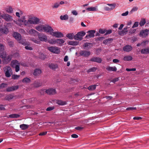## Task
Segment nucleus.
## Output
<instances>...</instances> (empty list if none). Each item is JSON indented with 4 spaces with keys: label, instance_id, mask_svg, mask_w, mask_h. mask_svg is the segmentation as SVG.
I'll list each match as a JSON object with an SVG mask.
<instances>
[{
    "label": "nucleus",
    "instance_id": "nucleus-1",
    "mask_svg": "<svg viewBox=\"0 0 149 149\" xmlns=\"http://www.w3.org/2000/svg\"><path fill=\"white\" fill-rule=\"evenodd\" d=\"M86 33L84 31L78 32L75 35V40L78 41H81L83 39V37L86 35Z\"/></svg>",
    "mask_w": 149,
    "mask_h": 149
},
{
    "label": "nucleus",
    "instance_id": "nucleus-2",
    "mask_svg": "<svg viewBox=\"0 0 149 149\" xmlns=\"http://www.w3.org/2000/svg\"><path fill=\"white\" fill-rule=\"evenodd\" d=\"M5 72V76L8 77H9L11 76V74L12 73V70L11 67L10 66H6L4 68Z\"/></svg>",
    "mask_w": 149,
    "mask_h": 149
},
{
    "label": "nucleus",
    "instance_id": "nucleus-3",
    "mask_svg": "<svg viewBox=\"0 0 149 149\" xmlns=\"http://www.w3.org/2000/svg\"><path fill=\"white\" fill-rule=\"evenodd\" d=\"M1 17L7 22H10L13 20L12 17L7 14H3L1 15Z\"/></svg>",
    "mask_w": 149,
    "mask_h": 149
},
{
    "label": "nucleus",
    "instance_id": "nucleus-4",
    "mask_svg": "<svg viewBox=\"0 0 149 149\" xmlns=\"http://www.w3.org/2000/svg\"><path fill=\"white\" fill-rule=\"evenodd\" d=\"M0 32L3 34H7L9 31L7 26L5 25L0 26Z\"/></svg>",
    "mask_w": 149,
    "mask_h": 149
},
{
    "label": "nucleus",
    "instance_id": "nucleus-5",
    "mask_svg": "<svg viewBox=\"0 0 149 149\" xmlns=\"http://www.w3.org/2000/svg\"><path fill=\"white\" fill-rule=\"evenodd\" d=\"M96 31L95 30H91L87 31L86 33H88L85 36V38L88 39L89 38H93L95 36L94 34Z\"/></svg>",
    "mask_w": 149,
    "mask_h": 149
},
{
    "label": "nucleus",
    "instance_id": "nucleus-6",
    "mask_svg": "<svg viewBox=\"0 0 149 149\" xmlns=\"http://www.w3.org/2000/svg\"><path fill=\"white\" fill-rule=\"evenodd\" d=\"M43 30L47 32L50 33L52 35V32L54 31L52 27L49 25H43Z\"/></svg>",
    "mask_w": 149,
    "mask_h": 149
},
{
    "label": "nucleus",
    "instance_id": "nucleus-7",
    "mask_svg": "<svg viewBox=\"0 0 149 149\" xmlns=\"http://www.w3.org/2000/svg\"><path fill=\"white\" fill-rule=\"evenodd\" d=\"M149 32V30L147 29L142 30L140 31L139 35L142 38H145L148 36Z\"/></svg>",
    "mask_w": 149,
    "mask_h": 149
},
{
    "label": "nucleus",
    "instance_id": "nucleus-8",
    "mask_svg": "<svg viewBox=\"0 0 149 149\" xmlns=\"http://www.w3.org/2000/svg\"><path fill=\"white\" fill-rule=\"evenodd\" d=\"M38 36V38L40 41L45 42L47 41V36L44 34L39 33Z\"/></svg>",
    "mask_w": 149,
    "mask_h": 149
},
{
    "label": "nucleus",
    "instance_id": "nucleus-9",
    "mask_svg": "<svg viewBox=\"0 0 149 149\" xmlns=\"http://www.w3.org/2000/svg\"><path fill=\"white\" fill-rule=\"evenodd\" d=\"M79 42L76 40L75 41L68 40L67 41V43L68 45L73 46H76L79 45Z\"/></svg>",
    "mask_w": 149,
    "mask_h": 149
},
{
    "label": "nucleus",
    "instance_id": "nucleus-10",
    "mask_svg": "<svg viewBox=\"0 0 149 149\" xmlns=\"http://www.w3.org/2000/svg\"><path fill=\"white\" fill-rule=\"evenodd\" d=\"M47 48L48 50L54 53L57 54L60 52L58 47H47Z\"/></svg>",
    "mask_w": 149,
    "mask_h": 149
},
{
    "label": "nucleus",
    "instance_id": "nucleus-11",
    "mask_svg": "<svg viewBox=\"0 0 149 149\" xmlns=\"http://www.w3.org/2000/svg\"><path fill=\"white\" fill-rule=\"evenodd\" d=\"M52 33H53L52 35L56 38H62L64 36L63 34L61 32L52 31Z\"/></svg>",
    "mask_w": 149,
    "mask_h": 149
},
{
    "label": "nucleus",
    "instance_id": "nucleus-12",
    "mask_svg": "<svg viewBox=\"0 0 149 149\" xmlns=\"http://www.w3.org/2000/svg\"><path fill=\"white\" fill-rule=\"evenodd\" d=\"M13 36L18 41L22 39L21 35L19 33L17 32H14L13 34Z\"/></svg>",
    "mask_w": 149,
    "mask_h": 149
},
{
    "label": "nucleus",
    "instance_id": "nucleus-13",
    "mask_svg": "<svg viewBox=\"0 0 149 149\" xmlns=\"http://www.w3.org/2000/svg\"><path fill=\"white\" fill-rule=\"evenodd\" d=\"M19 88L18 86H12L10 87H8L6 88V90L7 92H10L15 91Z\"/></svg>",
    "mask_w": 149,
    "mask_h": 149
},
{
    "label": "nucleus",
    "instance_id": "nucleus-14",
    "mask_svg": "<svg viewBox=\"0 0 149 149\" xmlns=\"http://www.w3.org/2000/svg\"><path fill=\"white\" fill-rule=\"evenodd\" d=\"M29 33L32 36H38L39 33L34 29H31L29 30Z\"/></svg>",
    "mask_w": 149,
    "mask_h": 149
},
{
    "label": "nucleus",
    "instance_id": "nucleus-15",
    "mask_svg": "<svg viewBox=\"0 0 149 149\" xmlns=\"http://www.w3.org/2000/svg\"><path fill=\"white\" fill-rule=\"evenodd\" d=\"M45 92L49 95H54L56 93L55 89L53 88H50L46 90Z\"/></svg>",
    "mask_w": 149,
    "mask_h": 149
},
{
    "label": "nucleus",
    "instance_id": "nucleus-16",
    "mask_svg": "<svg viewBox=\"0 0 149 149\" xmlns=\"http://www.w3.org/2000/svg\"><path fill=\"white\" fill-rule=\"evenodd\" d=\"M113 40V39L112 38H109L104 40L103 43L105 45H109L112 43Z\"/></svg>",
    "mask_w": 149,
    "mask_h": 149
},
{
    "label": "nucleus",
    "instance_id": "nucleus-17",
    "mask_svg": "<svg viewBox=\"0 0 149 149\" xmlns=\"http://www.w3.org/2000/svg\"><path fill=\"white\" fill-rule=\"evenodd\" d=\"M90 61L93 62H95L98 63H101L102 61V59L98 57H94L90 59Z\"/></svg>",
    "mask_w": 149,
    "mask_h": 149
},
{
    "label": "nucleus",
    "instance_id": "nucleus-18",
    "mask_svg": "<svg viewBox=\"0 0 149 149\" xmlns=\"http://www.w3.org/2000/svg\"><path fill=\"white\" fill-rule=\"evenodd\" d=\"M4 47H0V57L1 58H5L6 56V52H2L4 50Z\"/></svg>",
    "mask_w": 149,
    "mask_h": 149
},
{
    "label": "nucleus",
    "instance_id": "nucleus-19",
    "mask_svg": "<svg viewBox=\"0 0 149 149\" xmlns=\"http://www.w3.org/2000/svg\"><path fill=\"white\" fill-rule=\"evenodd\" d=\"M90 53L88 51H81L80 52V54L81 55L85 57H88L90 55Z\"/></svg>",
    "mask_w": 149,
    "mask_h": 149
},
{
    "label": "nucleus",
    "instance_id": "nucleus-20",
    "mask_svg": "<svg viewBox=\"0 0 149 149\" xmlns=\"http://www.w3.org/2000/svg\"><path fill=\"white\" fill-rule=\"evenodd\" d=\"M66 37L69 40H72L73 39L75 40V35L73 33H68L66 35Z\"/></svg>",
    "mask_w": 149,
    "mask_h": 149
},
{
    "label": "nucleus",
    "instance_id": "nucleus-21",
    "mask_svg": "<svg viewBox=\"0 0 149 149\" xmlns=\"http://www.w3.org/2000/svg\"><path fill=\"white\" fill-rule=\"evenodd\" d=\"M42 73L41 70L39 68L35 69L33 72V74L35 76L40 75Z\"/></svg>",
    "mask_w": 149,
    "mask_h": 149
},
{
    "label": "nucleus",
    "instance_id": "nucleus-22",
    "mask_svg": "<svg viewBox=\"0 0 149 149\" xmlns=\"http://www.w3.org/2000/svg\"><path fill=\"white\" fill-rule=\"evenodd\" d=\"M128 28V27H126L125 28H124L122 30L118 31V34L120 35H125L128 32L127 30Z\"/></svg>",
    "mask_w": 149,
    "mask_h": 149
},
{
    "label": "nucleus",
    "instance_id": "nucleus-23",
    "mask_svg": "<svg viewBox=\"0 0 149 149\" xmlns=\"http://www.w3.org/2000/svg\"><path fill=\"white\" fill-rule=\"evenodd\" d=\"M19 63L18 61L17 60H15L11 61V65L12 68H13L16 66L19 65Z\"/></svg>",
    "mask_w": 149,
    "mask_h": 149
},
{
    "label": "nucleus",
    "instance_id": "nucleus-24",
    "mask_svg": "<svg viewBox=\"0 0 149 149\" xmlns=\"http://www.w3.org/2000/svg\"><path fill=\"white\" fill-rule=\"evenodd\" d=\"M106 69L109 71L116 72L117 70V68L115 66L111 67L108 66L106 68Z\"/></svg>",
    "mask_w": 149,
    "mask_h": 149
},
{
    "label": "nucleus",
    "instance_id": "nucleus-25",
    "mask_svg": "<svg viewBox=\"0 0 149 149\" xmlns=\"http://www.w3.org/2000/svg\"><path fill=\"white\" fill-rule=\"evenodd\" d=\"M19 43L22 44L24 46H25V47H28V46L29 45V42H25L24 40L22 39H21L20 40H19Z\"/></svg>",
    "mask_w": 149,
    "mask_h": 149
},
{
    "label": "nucleus",
    "instance_id": "nucleus-26",
    "mask_svg": "<svg viewBox=\"0 0 149 149\" xmlns=\"http://www.w3.org/2000/svg\"><path fill=\"white\" fill-rule=\"evenodd\" d=\"M133 58L130 55L125 56L123 58V60L125 61H130L132 60Z\"/></svg>",
    "mask_w": 149,
    "mask_h": 149
},
{
    "label": "nucleus",
    "instance_id": "nucleus-27",
    "mask_svg": "<svg viewBox=\"0 0 149 149\" xmlns=\"http://www.w3.org/2000/svg\"><path fill=\"white\" fill-rule=\"evenodd\" d=\"M12 57L10 56H6L5 58H4V62L5 63H9L11 60Z\"/></svg>",
    "mask_w": 149,
    "mask_h": 149
},
{
    "label": "nucleus",
    "instance_id": "nucleus-28",
    "mask_svg": "<svg viewBox=\"0 0 149 149\" xmlns=\"http://www.w3.org/2000/svg\"><path fill=\"white\" fill-rule=\"evenodd\" d=\"M141 53L143 54H147L149 53V48L142 49L141 51Z\"/></svg>",
    "mask_w": 149,
    "mask_h": 149
},
{
    "label": "nucleus",
    "instance_id": "nucleus-29",
    "mask_svg": "<svg viewBox=\"0 0 149 149\" xmlns=\"http://www.w3.org/2000/svg\"><path fill=\"white\" fill-rule=\"evenodd\" d=\"M65 42L64 40L62 39H56V43L59 44L61 46L63 45V44Z\"/></svg>",
    "mask_w": 149,
    "mask_h": 149
},
{
    "label": "nucleus",
    "instance_id": "nucleus-30",
    "mask_svg": "<svg viewBox=\"0 0 149 149\" xmlns=\"http://www.w3.org/2000/svg\"><path fill=\"white\" fill-rule=\"evenodd\" d=\"M98 10L97 6L91 7L89 8H86V10L88 11H96Z\"/></svg>",
    "mask_w": 149,
    "mask_h": 149
},
{
    "label": "nucleus",
    "instance_id": "nucleus-31",
    "mask_svg": "<svg viewBox=\"0 0 149 149\" xmlns=\"http://www.w3.org/2000/svg\"><path fill=\"white\" fill-rule=\"evenodd\" d=\"M95 44L94 42H88L85 43L83 47H93Z\"/></svg>",
    "mask_w": 149,
    "mask_h": 149
},
{
    "label": "nucleus",
    "instance_id": "nucleus-32",
    "mask_svg": "<svg viewBox=\"0 0 149 149\" xmlns=\"http://www.w3.org/2000/svg\"><path fill=\"white\" fill-rule=\"evenodd\" d=\"M29 127V126L28 125L25 124L20 125L19 126L20 128L23 130H25L27 129Z\"/></svg>",
    "mask_w": 149,
    "mask_h": 149
},
{
    "label": "nucleus",
    "instance_id": "nucleus-33",
    "mask_svg": "<svg viewBox=\"0 0 149 149\" xmlns=\"http://www.w3.org/2000/svg\"><path fill=\"white\" fill-rule=\"evenodd\" d=\"M32 19H33L34 24H38L40 21V19L36 17H34Z\"/></svg>",
    "mask_w": 149,
    "mask_h": 149
},
{
    "label": "nucleus",
    "instance_id": "nucleus-34",
    "mask_svg": "<svg viewBox=\"0 0 149 149\" xmlns=\"http://www.w3.org/2000/svg\"><path fill=\"white\" fill-rule=\"evenodd\" d=\"M49 67L51 69H54L57 68L58 65L56 64L51 63L49 64Z\"/></svg>",
    "mask_w": 149,
    "mask_h": 149
},
{
    "label": "nucleus",
    "instance_id": "nucleus-35",
    "mask_svg": "<svg viewBox=\"0 0 149 149\" xmlns=\"http://www.w3.org/2000/svg\"><path fill=\"white\" fill-rule=\"evenodd\" d=\"M56 103L61 105H63L66 104V103L65 102H64L61 100L56 101Z\"/></svg>",
    "mask_w": 149,
    "mask_h": 149
},
{
    "label": "nucleus",
    "instance_id": "nucleus-36",
    "mask_svg": "<svg viewBox=\"0 0 149 149\" xmlns=\"http://www.w3.org/2000/svg\"><path fill=\"white\" fill-rule=\"evenodd\" d=\"M60 18L61 20H67L68 18V15L67 14L63 16L61 15L60 16Z\"/></svg>",
    "mask_w": 149,
    "mask_h": 149
},
{
    "label": "nucleus",
    "instance_id": "nucleus-37",
    "mask_svg": "<svg viewBox=\"0 0 149 149\" xmlns=\"http://www.w3.org/2000/svg\"><path fill=\"white\" fill-rule=\"evenodd\" d=\"M146 23V20L145 18H142L139 23V25L141 26H143Z\"/></svg>",
    "mask_w": 149,
    "mask_h": 149
},
{
    "label": "nucleus",
    "instance_id": "nucleus-38",
    "mask_svg": "<svg viewBox=\"0 0 149 149\" xmlns=\"http://www.w3.org/2000/svg\"><path fill=\"white\" fill-rule=\"evenodd\" d=\"M132 49V47H123V49L124 51L129 52Z\"/></svg>",
    "mask_w": 149,
    "mask_h": 149
},
{
    "label": "nucleus",
    "instance_id": "nucleus-39",
    "mask_svg": "<svg viewBox=\"0 0 149 149\" xmlns=\"http://www.w3.org/2000/svg\"><path fill=\"white\" fill-rule=\"evenodd\" d=\"M36 29L39 31H43V25H39L36 27Z\"/></svg>",
    "mask_w": 149,
    "mask_h": 149
},
{
    "label": "nucleus",
    "instance_id": "nucleus-40",
    "mask_svg": "<svg viewBox=\"0 0 149 149\" xmlns=\"http://www.w3.org/2000/svg\"><path fill=\"white\" fill-rule=\"evenodd\" d=\"M14 97V96L11 94L7 95L5 99L6 100H10L12 99Z\"/></svg>",
    "mask_w": 149,
    "mask_h": 149
},
{
    "label": "nucleus",
    "instance_id": "nucleus-41",
    "mask_svg": "<svg viewBox=\"0 0 149 149\" xmlns=\"http://www.w3.org/2000/svg\"><path fill=\"white\" fill-rule=\"evenodd\" d=\"M19 116V115L15 114H10L9 116V117L10 118H17Z\"/></svg>",
    "mask_w": 149,
    "mask_h": 149
},
{
    "label": "nucleus",
    "instance_id": "nucleus-42",
    "mask_svg": "<svg viewBox=\"0 0 149 149\" xmlns=\"http://www.w3.org/2000/svg\"><path fill=\"white\" fill-rule=\"evenodd\" d=\"M42 84L39 81H35L34 83V86L36 87H38L40 86Z\"/></svg>",
    "mask_w": 149,
    "mask_h": 149
},
{
    "label": "nucleus",
    "instance_id": "nucleus-43",
    "mask_svg": "<svg viewBox=\"0 0 149 149\" xmlns=\"http://www.w3.org/2000/svg\"><path fill=\"white\" fill-rule=\"evenodd\" d=\"M6 10V11L8 13H12L13 12V8L11 6L7 8Z\"/></svg>",
    "mask_w": 149,
    "mask_h": 149
},
{
    "label": "nucleus",
    "instance_id": "nucleus-44",
    "mask_svg": "<svg viewBox=\"0 0 149 149\" xmlns=\"http://www.w3.org/2000/svg\"><path fill=\"white\" fill-rule=\"evenodd\" d=\"M96 85H92L89 86L88 87V89L90 91L94 90L96 88Z\"/></svg>",
    "mask_w": 149,
    "mask_h": 149
},
{
    "label": "nucleus",
    "instance_id": "nucleus-45",
    "mask_svg": "<svg viewBox=\"0 0 149 149\" xmlns=\"http://www.w3.org/2000/svg\"><path fill=\"white\" fill-rule=\"evenodd\" d=\"M30 79L27 77H26L24 78L22 80V81L24 83H28L30 81Z\"/></svg>",
    "mask_w": 149,
    "mask_h": 149
},
{
    "label": "nucleus",
    "instance_id": "nucleus-46",
    "mask_svg": "<svg viewBox=\"0 0 149 149\" xmlns=\"http://www.w3.org/2000/svg\"><path fill=\"white\" fill-rule=\"evenodd\" d=\"M97 69V68L95 67H93L89 69H88L87 72L88 73L90 72H94Z\"/></svg>",
    "mask_w": 149,
    "mask_h": 149
},
{
    "label": "nucleus",
    "instance_id": "nucleus-47",
    "mask_svg": "<svg viewBox=\"0 0 149 149\" xmlns=\"http://www.w3.org/2000/svg\"><path fill=\"white\" fill-rule=\"evenodd\" d=\"M48 42L50 44H53L56 43V40L51 39L48 40Z\"/></svg>",
    "mask_w": 149,
    "mask_h": 149
},
{
    "label": "nucleus",
    "instance_id": "nucleus-48",
    "mask_svg": "<svg viewBox=\"0 0 149 149\" xmlns=\"http://www.w3.org/2000/svg\"><path fill=\"white\" fill-rule=\"evenodd\" d=\"M107 4L109 6L111 7L110 8L111 10H113L114 9L116 6V4L115 3H113V4L109 3Z\"/></svg>",
    "mask_w": 149,
    "mask_h": 149
},
{
    "label": "nucleus",
    "instance_id": "nucleus-49",
    "mask_svg": "<svg viewBox=\"0 0 149 149\" xmlns=\"http://www.w3.org/2000/svg\"><path fill=\"white\" fill-rule=\"evenodd\" d=\"M136 31V29H131L129 31V34L131 35L134 33Z\"/></svg>",
    "mask_w": 149,
    "mask_h": 149
},
{
    "label": "nucleus",
    "instance_id": "nucleus-50",
    "mask_svg": "<svg viewBox=\"0 0 149 149\" xmlns=\"http://www.w3.org/2000/svg\"><path fill=\"white\" fill-rule=\"evenodd\" d=\"M106 31V29H100L99 30V32L101 34H104L105 33Z\"/></svg>",
    "mask_w": 149,
    "mask_h": 149
},
{
    "label": "nucleus",
    "instance_id": "nucleus-51",
    "mask_svg": "<svg viewBox=\"0 0 149 149\" xmlns=\"http://www.w3.org/2000/svg\"><path fill=\"white\" fill-rule=\"evenodd\" d=\"M105 38L104 37H99L96 38L95 40L96 41H101L102 40H103Z\"/></svg>",
    "mask_w": 149,
    "mask_h": 149
},
{
    "label": "nucleus",
    "instance_id": "nucleus-52",
    "mask_svg": "<svg viewBox=\"0 0 149 149\" xmlns=\"http://www.w3.org/2000/svg\"><path fill=\"white\" fill-rule=\"evenodd\" d=\"M59 6V4L58 3H56L52 6L53 8H56Z\"/></svg>",
    "mask_w": 149,
    "mask_h": 149
},
{
    "label": "nucleus",
    "instance_id": "nucleus-53",
    "mask_svg": "<svg viewBox=\"0 0 149 149\" xmlns=\"http://www.w3.org/2000/svg\"><path fill=\"white\" fill-rule=\"evenodd\" d=\"M19 77V75H17V74H13L12 75V78L13 79H18Z\"/></svg>",
    "mask_w": 149,
    "mask_h": 149
},
{
    "label": "nucleus",
    "instance_id": "nucleus-54",
    "mask_svg": "<svg viewBox=\"0 0 149 149\" xmlns=\"http://www.w3.org/2000/svg\"><path fill=\"white\" fill-rule=\"evenodd\" d=\"M138 8L137 7H134L130 11V13H132L138 10Z\"/></svg>",
    "mask_w": 149,
    "mask_h": 149
},
{
    "label": "nucleus",
    "instance_id": "nucleus-55",
    "mask_svg": "<svg viewBox=\"0 0 149 149\" xmlns=\"http://www.w3.org/2000/svg\"><path fill=\"white\" fill-rule=\"evenodd\" d=\"M106 33L104 35V36L107 35L108 34H110L112 32V30L111 29H109L108 30H107L106 29Z\"/></svg>",
    "mask_w": 149,
    "mask_h": 149
},
{
    "label": "nucleus",
    "instance_id": "nucleus-56",
    "mask_svg": "<svg viewBox=\"0 0 149 149\" xmlns=\"http://www.w3.org/2000/svg\"><path fill=\"white\" fill-rule=\"evenodd\" d=\"M25 16H22L21 18L19 19L18 21L21 22H24V21L25 20Z\"/></svg>",
    "mask_w": 149,
    "mask_h": 149
},
{
    "label": "nucleus",
    "instance_id": "nucleus-57",
    "mask_svg": "<svg viewBox=\"0 0 149 149\" xmlns=\"http://www.w3.org/2000/svg\"><path fill=\"white\" fill-rule=\"evenodd\" d=\"M139 25V22H135L134 25L132 27V28H134L137 27Z\"/></svg>",
    "mask_w": 149,
    "mask_h": 149
},
{
    "label": "nucleus",
    "instance_id": "nucleus-58",
    "mask_svg": "<svg viewBox=\"0 0 149 149\" xmlns=\"http://www.w3.org/2000/svg\"><path fill=\"white\" fill-rule=\"evenodd\" d=\"M136 107H130L127 108L126 109V110L127 111L133 110H136Z\"/></svg>",
    "mask_w": 149,
    "mask_h": 149
},
{
    "label": "nucleus",
    "instance_id": "nucleus-59",
    "mask_svg": "<svg viewBox=\"0 0 149 149\" xmlns=\"http://www.w3.org/2000/svg\"><path fill=\"white\" fill-rule=\"evenodd\" d=\"M46 57V56L43 54H40V58L42 59H44Z\"/></svg>",
    "mask_w": 149,
    "mask_h": 149
},
{
    "label": "nucleus",
    "instance_id": "nucleus-60",
    "mask_svg": "<svg viewBox=\"0 0 149 149\" xmlns=\"http://www.w3.org/2000/svg\"><path fill=\"white\" fill-rule=\"evenodd\" d=\"M7 84L5 83H2L0 84V89H3L4 88L6 85Z\"/></svg>",
    "mask_w": 149,
    "mask_h": 149
},
{
    "label": "nucleus",
    "instance_id": "nucleus-61",
    "mask_svg": "<svg viewBox=\"0 0 149 149\" xmlns=\"http://www.w3.org/2000/svg\"><path fill=\"white\" fill-rule=\"evenodd\" d=\"M15 68V71L16 72H17L19 70V65H16L15 67L13 68Z\"/></svg>",
    "mask_w": 149,
    "mask_h": 149
},
{
    "label": "nucleus",
    "instance_id": "nucleus-62",
    "mask_svg": "<svg viewBox=\"0 0 149 149\" xmlns=\"http://www.w3.org/2000/svg\"><path fill=\"white\" fill-rule=\"evenodd\" d=\"M136 70V69L135 68H126V70L127 71H135Z\"/></svg>",
    "mask_w": 149,
    "mask_h": 149
},
{
    "label": "nucleus",
    "instance_id": "nucleus-63",
    "mask_svg": "<svg viewBox=\"0 0 149 149\" xmlns=\"http://www.w3.org/2000/svg\"><path fill=\"white\" fill-rule=\"evenodd\" d=\"M74 20V18L73 17H70L69 18V22L71 23H72L73 22Z\"/></svg>",
    "mask_w": 149,
    "mask_h": 149
},
{
    "label": "nucleus",
    "instance_id": "nucleus-64",
    "mask_svg": "<svg viewBox=\"0 0 149 149\" xmlns=\"http://www.w3.org/2000/svg\"><path fill=\"white\" fill-rule=\"evenodd\" d=\"M13 42L12 41H9L8 42V45L10 47H12L13 45Z\"/></svg>",
    "mask_w": 149,
    "mask_h": 149
}]
</instances>
